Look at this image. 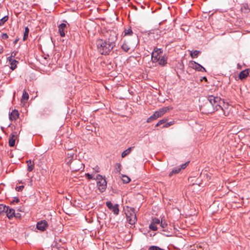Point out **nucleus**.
<instances>
[{
  "mask_svg": "<svg viewBox=\"0 0 250 250\" xmlns=\"http://www.w3.org/2000/svg\"><path fill=\"white\" fill-rule=\"evenodd\" d=\"M201 53V52L198 50L191 51L190 55L192 58H196Z\"/></svg>",
  "mask_w": 250,
  "mask_h": 250,
  "instance_id": "24",
  "label": "nucleus"
},
{
  "mask_svg": "<svg viewBox=\"0 0 250 250\" xmlns=\"http://www.w3.org/2000/svg\"><path fill=\"white\" fill-rule=\"evenodd\" d=\"M6 208H7V206L3 204H0V214L4 213Z\"/></svg>",
  "mask_w": 250,
  "mask_h": 250,
  "instance_id": "33",
  "label": "nucleus"
},
{
  "mask_svg": "<svg viewBox=\"0 0 250 250\" xmlns=\"http://www.w3.org/2000/svg\"><path fill=\"white\" fill-rule=\"evenodd\" d=\"M28 98H29V95H28V93L24 90L23 92L22 98L21 99V103L26 102L27 101V100L28 99Z\"/></svg>",
  "mask_w": 250,
  "mask_h": 250,
  "instance_id": "23",
  "label": "nucleus"
},
{
  "mask_svg": "<svg viewBox=\"0 0 250 250\" xmlns=\"http://www.w3.org/2000/svg\"><path fill=\"white\" fill-rule=\"evenodd\" d=\"M59 32L61 37L65 36V29L66 28V25L65 23H61L59 26Z\"/></svg>",
  "mask_w": 250,
  "mask_h": 250,
  "instance_id": "16",
  "label": "nucleus"
},
{
  "mask_svg": "<svg viewBox=\"0 0 250 250\" xmlns=\"http://www.w3.org/2000/svg\"><path fill=\"white\" fill-rule=\"evenodd\" d=\"M122 180L124 183H128L130 181V179L126 175H123Z\"/></svg>",
  "mask_w": 250,
  "mask_h": 250,
  "instance_id": "32",
  "label": "nucleus"
},
{
  "mask_svg": "<svg viewBox=\"0 0 250 250\" xmlns=\"http://www.w3.org/2000/svg\"><path fill=\"white\" fill-rule=\"evenodd\" d=\"M151 222L152 223H153V224H155V225H156L157 224H160V221L159 219H158L157 218H155V217L152 218Z\"/></svg>",
  "mask_w": 250,
  "mask_h": 250,
  "instance_id": "36",
  "label": "nucleus"
},
{
  "mask_svg": "<svg viewBox=\"0 0 250 250\" xmlns=\"http://www.w3.org/2000/svg\"><path fill=\"white\" fill-rule=\"evenodd\" d=\"M68 156H69V157L70 158H73L74 157V154L73 153H68L67 154V157Z\"/></svg>",
  "mask_w": 250,
  "mask_h": 250,
  "instance_id": "46",
  "label": "nucleus"
},
{
  "mask_svg": "<svg viewBox=\"0 0 250 250\" xmlns=\"http://www.w3.org/2000/svg\"><path fill=\"white\" fill-rule=\"evenodd\" d=\"M17 138V135L16 132L12 133L9 137V145L11 147H13L15 145V141Z\"/></svg>",
  "mask_w": 250,
  "mask_h": 250,
  "instance_id": "13",
  "label": "nucleus"
},
{
  "mask_svg": "<svg viewBox=\"0 0 250 250\" xmlns=\"http://www.w3.org/2000/svg\"><path fill=\"white\" fill-rule=\"evenodd\" d=\"M70 168L73 172L82 171L84 168V165L80 160L75 159Z\"/></svg>",
  "mask_w": 250,
  "mask_h": 250,
  "instance_id": "4",
  "label": "nucleus"
},
{
  "mask_svg": "<svg viewBox=\"0 0 250 250\" xmlns=\"http://www.w3.org/2000/svg\"><path fill=\"white\" fill-rule=\"evenodd\" d=\"M96 179L97 180V185L98 187V189L101 192L104 191L105 190L107 186V183L105 178H103L102 175L97 174Z\"/></svg>",
  "mask_w": 250,
  "mask_h": 250,
  "instance_id": "3",
  "label": "nucleus"
},
{
  "mask_svg": "<svg viewBox=\"0 0 250 250\" xmlns=\"http://www.w3.org/2000/svg\"><path fill=\"white\" fill-rule=\"evenodd\" d=\"M149 250H165L164 249H161V248L156 246H151L149 247Z\"/></svg>",
  "mask_w": 250,
  "mask_h": 250,
  "instance_id": "35",
  "label": "nucleus"
},
{
  "mask_svg": "<svg viewBox=\"0 0 250 250\" xmlns=\"http://www.w3.org/2000/svg\"><path fill=\"white\" fill-rule=\"evenodd\" d=\"M75 159H73V158H70L69 156H68L65 161V163L70 167L74 161Z\"/></svg>",
  "mask_w": 250,
  "mask_h": 250,
  "instance_id": "27",
  "label": "nucleus"
},
{
  "mask_svg": "<svg viewBox=\"0 0 250 250\" xmlns=\"http://www.w3.org/2000/svg\"><path fill=\"white\" fill-rule=\"evenodd\" d=\"M23 188H24V186H20L19 187H17L16 188V190L17 191H21L22 190Z\"/></svg>",
  "mask_w": 250,
  "mask_h": 250,
  "instance_id": "42",
  "label": "nucleus"
},
{
  "mask_svg": "<svg viewBox=\"0 0 250 250\" xmlns=\"http://www.w3.org/2000/svg\"><path fill=\"white\" fill-rule=\"evenodd\" d=\"M26 163L28 166L27 170L29 172L32 171L34 167V164L31 160H27L26 161Z\"/></svg>",
  "mask_w": 250,
  "mask_h": 250,
  "instance_id": "20",
  "label": "nucleus"
},
{
  "mask_svg": "<svg viewBox=\"0 0 250 250\" xmlns=\"http://www.w3.org/2000/svg\"><path fill=\"white\" fill-rule=\"evenodd\" d=\"M6 213L7 217L9 219H11L14 216H16L15 212V210L13 208H10L8 207H7L5 212Z\"/></svg>",
  "mask_w": 250,
  "mask_h": 250,
  "instance_id": "14",
  "label": "nucleus"
},
{
  "mask_svg": "<svg viewBox=\"0 0 250 250\" xmlns=\"http://www.w3.org/2000/svg\"><path fill=\"white\" fill-rule=\"evenodd\" d=\"M115 0V1H118L119 0Z\"/></svg>",
  "mask_w": 250,
  "mask_h": 250,
  "instance_id": "53",
  "label": "nucleus"
},
{
  "mask_svg": "<svg viewBox=\"0 0 250 250\" xmlns=\"http://www.w3.org/2000/svg\"><path fill=\"white\" fill-rule=\"evenodd\" d=\"M167 58L166 56H161L159 58V61L157 62L158 64L162 66L166 65L167 63Z\"/></svg>",
  "mask_w": 250,
  "mask_h": 250,
  "instance_id": "17",
  "label": "nucleus"
},
{
  "mask_svg": "<svg viewBox=\"0 0 250 250\" xmlns=\"http://www.w3.org/2000/svg\"><path fill=\"white\" fill-rule=\"evenodd\" d=\"M85 176L86 177H87V178L88 179V180H90V179H95V178H93V176L92 174H90L89 173H86L85 174Z\"/></svg>",
  "mask_w": 250,
  "mask_h": 250,
  "instance_id": "41",
  "label": "nucleus"
},
{
  "mask_svg": "<svg viewBox=\"0 0 250 250\" xmlns=\"http://www.w3.org/2000/svg\"><path fill=\"white\" fill-rule=\"evenodd\" d=\"M181 170V168L179 167H175L169 173V177H171L173 175L177 174L180 172V171Z\"/></svg>",
  "mask_w": 250,
  "mask_h": 250,
  "instance_id": "26",
  "label": "nucleus"
},
{
  "mask_svg": "<svg viewBox=\"0 0 250 250\" xmlns=\"http://www.w3.org/2000/svg\"><path fill=\"white\" fill-rule=\"evenodd\" d=\"M48 227V223L46 220H42L38 222L36 225V228L41 231H44Z\"/></svg>",
  "mask_w": 250,
  "mask_h": 250,
  "instance_id": "10",
  "label": "nucleus"
},
{
  "mask_svg": "<svg viewBox=\"0 0 250 250\" xmlns=\"http://www.w3.org/2000/svg\"><path fill=\"white\" fill-rule=\"evenodd\" d=\"M190 66L193 69L200 72L206 71V69L200 64L194 61H190L189 62Z\"/></svg>",
  "mask_w": 250,
  "mask_h": 250,
  "instance_id": "8",
  "label": "nucleus"
},
{
  "mask_svg": "<svg viewBox=\"0 0 250 250\" xmlns=\"http://www.w3.org/2000/svg\"><path fill=\"white\" fill-rule=\"evenodd\" d=\"M20 201L19 199L18 198H16L14 201L13 202L18 203Z\"/></svg>",
  "mask_w": 250,
  "mask_h": 250,
  "instance_id": "47",
  "label": "nucleus"
},
{
  "mask_svg": "<svg viewBox=\"0 0 250 250\" xmlns=\"http://www.w3.org/2000/svg\"><path fill=\"white\" fill-rule=\"evenodd\" d=\"M128 1H129L130 0H127Z\"/></svg>",
  "mask_w": 250,
  "mask_h": 250,
  "instance_id": "54",
  "label": "nucleus"
},
{
  "mask_svg": "<svg viewBox=\"0 0 250 250\" xmlns=\"http://www.w3.org/2000/svg\"><path fill=\"white\" fill-rule=\"evenodd\" d=\"M163 53V50L160 48L155 47L151 53V60L153 62H157L159 61V58H160V55Z\"/></svg>",
  "mask_w": 250,
  "mask_h": 250,
  "instance_id": "6",
  "label": "nucleus"
},
{
  "mask_svg": "<svg viewBox=\"0 0 250 250\" xmlns=\"http://www.w3.org/2000/svg\"><path fill=\"white\" fill-rule=\"evenodd\" d=\"M200 110L205 114L212 113L216 111L214 106L210 104L208 102H206L203 105H201Z\"/></svg>",
  "mask_w": 250,
  "mask_h": 250,
  "instance_id": "5",
  "label": "nucleus"
},
{
  "mask_svg": "<svg viewBox=\"0 0 250 250\" xmlns=\"http://www.w3.org/2000/svg\"><path fill=\"white\" fill-rule=\"evenodd\" d=\"M19 213H18L17 215H16V217H18L19 216Z\"/></svg>",
  "mask_w": 250,
  "mask_h": 250,
  "instance_id": "51",
  "label": "nucleus"
},
{
  "mask_svg": "<svg viewBox=\"0 0 250 250\" xmlns=\"http://www.w3.org/2000/svg\"><path fill=\"white\" fill-rule=\"evenodd\" d=\"M160 226L162 227V228H163V231H165L166 230L165 229L166 228V227L167 226V222H166V221L165 220H163L162 219L161 221L160 222Z\"/></svg>",
  "mask_w": 250,
  "mask_h": 250,
  "instance_id": "30",
  "label": "nucleus"
},
{
  "mask_svg": "<svg viewBox=\"0 0 250 250\" xmlns=\"http://www.w3.org/2000/svg\"><path fill=\"white\" fill-rule=\"evenodd\" d=\"M17 54V52L14 51L11 53V56H10L9 57H11V59H12V58H15Z\"/></svg>",
  "mask_w": 250,
  "mask_h": 250,
  "instance_id": "44",
  "label": "nucleus"
},
{
  "mask_svg": "<svg viewBox=\"0 0 250 250\" xmlns=\"http://www.w3.org/2000/svg\"><path fill=\"white\" fill-rule=\"evenodd\" d=\"M241 9L245 13H248L250 11V9L248 8L247 5L243 6V7H242Z\"/></svg>",
  "mask_w": 250,
  "mask_h": 250,
  "instance_id": "38",
  "label": "nucleus"
},
{
  "mask_svg": "<svg viewBox=\"0 0 250 250\" xmlns=\"http://www.w3.org/2000/svg\"><path fill=\"white\" fill-rule=\"evenodd\" d=\"M106 205L107 208L111 210L115 215H118L119 212V205L115 204L114 205L110 201L106 202Z\"/></svg>",
  "mask_w": 250,
  "mask_h": 250,
  "instance_id": "7",
  "label": "nucleus"
},
{
  "mask_svg": "<svg viewBox=\"0 0 250 250\" xmlns=\"http://www.w3.org/2000/svg\"><path fill=\"white\" fill-rule=\"evenodd\" d=\"M18 41H19V39H16L14 42V43L16 44L17 43V42H18Z\"/></svg>",
  "mask_w": 250,
  "mask_h": 250,
  "instance_id": "49",
  "label": "nucleus"
},
{
  "mask_svg": "<svg viewBox=\"0 0 250 250\" xmlns=\"http://www.w3.org/2000/svg\"><path fill=\"white\" fill-rule=\"evenodd\" d=\"M121 48L124 51L127 52L130 49V46L129 43L125 41L121 46Z\"/></svg>",
  "mask_w": 250,
  "mask_h": 250,
  "instance_id": "21",
  "label": "nucleus"
},
{
  "mask_svg": "<svg viewBox=\"0 0 250 250\" xmlns=\"http://www.w3.org/2000/svg\"><path fill=\"white\" fill-rule=\"evenodd\" d=\"M223 104V106L221 105V108H220V109H221L222 110L223 115L224 116H229L230 113V110L229 109L230 107L228 104H225L224 103Z\"/></svg>",
  "mask_w": 250,
  "mask_h": 250,
  "instance_id": "12",
  "label": "nucleus"
},
{
  "mask_svg": "<svg viewBox=\"0 0 250 250\" xmlns=\"http://www.w3.org/2000/svg\"><path fill=\"white\" fill-rule=\"evenodd\" d=\"M188 162H186V163L184 164H182L181 166V167L180 168H181V169H185L186 167L188 166Z\"/></svg>",
  "mask_w": 250,
  "mask_h": 250,
  "instance_id": "45",
  "label": "nucleus"
},
{
  "mask_svg": "<svg viewBox=\"0 0 250 250\" xmlns=\"http://www.w3.org/2000/svg\"><path fill=\"white\" fill-rule=\"evenodd\" d=\"M1 37L3 40H6L8 38V36L6 33H2Z\"/></svg>",
  "mask_w": 250,
  "mask_h": 250,
  "instance_id": "43",
  "label": "nucleus"
},
{
  "mask_svg": "<svg viewBox=\"0 0 250 250\" xmlns=\"http://www.w3.org/2000/svg\"><path fill=\"white\" fill-rule=\"evenodd\" d=\"M7 60L10 63V68L13 70L16 69L17 67V63H18V62L14 59H11V57H8Z\"/></svg>",
  "mask_w": 250,
  "mask_h": 250,
  "instance_id": "19",
  "label": "nucleus"
},
{
  "mask_svg": "<svg viewBox=\"0 0 250 250\" xmlns=\"http://www.w3.org/2000/svg\"><path fill=\"white\" fill-rule=\"evenodd\" d=\"M124 36H132L133 35V31L130 27L128 28H125L124 30Z\"/></svg>",
  "mask_w": 250,
  "mask_h": 250,
  "instance_id": "25",
  "label": "nucleus"
},
{
  "mask_svg": "<svg viewBox=\"0 0 250 250\" xmlns=\"http://www.w3.org/2000/svg\"><path fill=\"white\" fill-rule=\"evenodd\" d=\"M110 33H112V32H110ZM114 33L116 35V34L114 32ZM113 32H112V34H110V35H113Z\"/></svg>",
  "mask_w": 250,
  "mask_h": 250,
  "instance_id": "52",
  "label": "nucleus"
},
{
  "mask_svg": "<svg viewBox=\"0 0 250 250\" xmlns=\"http://www.w3.org/2000/svg\"><path fill=\"white\" fill-rule=\"evenodd\" d=\"M19 117V113L18 111L14 109L9 114V119L11 121H15Z\"/></svg>",
  "mask_w": 250,
  "mask_h": 250,
  "instance_id": "15",
  "label": "nucleus"
},
{
  "mask_svg": "<svg viewBox=\"0 0 250 250\" xmlns=\"http://www.w3.org/2000/svg\"><path fill=\"white\" fill-rule=\"evenodd\" d=\"M174 124L173 122H169L168 123H166L164 126L163 127L167 128L170 125H172Z\"/></svg>",
  "mask_w": 250,
  "mask_h": 250,
  "instance_id": "40",
  "label": "nucleus"
},
{
  "mask_svg": "<svg viewBox=\"0 0 250 250\" xmlns=\"http://www.w3.org/2000/svg\"><path fill=\"white\" fill-rule=\"evenodd\" d=\"M156 115L155 113H154L152 115H151L150 117L147 118L146 120L147 123H150L152 121L155 120L157 119Z\"/></svg>",
  "mask_w": 250,
  "mask_h": 250,
  "instance_id": "29",
  "label": "nucleus"
},
{
  "mask_svg": "<svg viewBox=\"0 0 250 250\" xmlns=\"http://www.w3.org/2000/svg\"><path fill=\"white\" fill-rule=\"evenodd\" d=\"M29 32V28H28V27H26L25 28V30L24 32V35H23V40L24 41H25L27 39V38L28 37Z\"/></svg>",
  "mask_w": 250,
  "mask_h": 250,
  "instance_id": "28",
  "label": "nucleus"
},
{
  "mask_svg": "<svg viewBox=\"0 0 250 250\" xmlns=\"http://www.w3.org/2000/svg\"><path fill=\"white\" fill-rule=\"evenodd\" d=\"M250 70L247 69L240 72L239 77L240 80L246 79L249 74Z\"/></svg>",
  "mask_w": 250,
  "mask_h": 250,
  "instance_id": "18",
  "label": "nucleus"
},
{
  "mask_svg": "<svg viewBox=\"0 0 250 250\" xmlns=\"http://www.w3.org/2000/svg\"><path fill=\"white\" fill-rule=\"evenodd\" d=\"M127 221L129 224L134 225L137 221L136 214L134 212L126 214Z\"/></svg>",
  "mask_w": 250,
  "mask_h": 250,
  "instance_id": "11",
  "label": "nucleus"
},
{
  "mask_svg": "<svg viewBox=\"0 0 250 250\" xmlns=\"http://www.w3.org/2000/svg\"><path fill=\"white\" fill-rule=\"evenodd\" d=\"M117 40V36L114 33L110 35L108 39L105 40L98 39L96 44L98 52L102 55H106L115 46V42Z\"/></svg>",
  "mask_w": 250,
  "mask_h": 250,
  "instance_id": "1",
  "label": "nucleus"
},
{
  "mask_svg": "<svg viewBox=\"0 0 250 250\" xmlns=\"http://www.w3.org/2000/svg\"><path fill=\"white\" fill-rule=\"evenodd\" d=\"M149 228L153 231H156L158 229L156 225L153 224V223H152L151 222L149 226Z\"/></svg>",
  "mask_w": 250,
  "mask_h": 250,
  "instance_id": "34",
  "label": "nucleus"
},
{
  "mask_svg": "<svg viewBox=\"0 0 250 250\" xmlns=\"http://www.w3.org/2000/svg\"><path fill=\"white\" fill-rule=\"evenodd\" d=\"M133 147H129L127 149L124 151L122 153V157L124 158L127 155H128L129 154H130Z\"/></svg>",
  "mask_w": 250,
  "mask_h": 250,
  "instance_id": "22",
  "label": "nucleus"
},
{
  "mask_svg": "<svg viewBox=\"0 0 250 250\" xmlns=\"http://www.w3.org/2000/svg\"><path fill=\"white\" fill-rule=\"evenodd\" d=\"M3 52V48L2 47H0V54L2 53Z\"/></svg>",
  "mask_w": 250,
  "mask_h": 250,
  "instance_id": "48",
  "label": "nucleus"
},
{
  "mask_svg": "<svg viewBox=\"0 0 250 250\" xmlns=\"http://www.w3.org/2000/svg\"><path fill=\"white\" fill-rule=\"evenodd\" d=\"M202 80H205V81H206V82L207 81V78H206V77H203V78H202V79H201V81H202Z\"/></svg>",
  "mask_w": 250,
  "mask_h": 250,
  "instance_id": "50",
  "label": "nucleus"
},
{
  "mask_svg": "<svg viewBox=\"0 0 250 250\" xmlns=\"http://www.w3.org/2000/svg\"><path fill=\"white\" fill-rule=\"evenodd\" d=\"M8 19V16H5L0 20V26L2 25Z\"/></svg>",
  "mask_w": 250,
  "mask_h": 250,
  "instance_id": "31",
  "label": "nucleus"
},
{
  "mask_svg": "<svg viewBox=\"0 0 250 250\" xmlns=\"http://www.w3.org/2000/svg\"><path fill=\"white\" fill-rule=\"evenodd\" d=\"M167 121V119H163L160 120L158 123L155 125L156 127L159 126V125L165 123Z\"/></svg>",
  "mask_w": 250,
  "mask_h": 250,
  "instance_id": "37",
  "label": "nucleus"
},
{
  "mask_svg": "<svg viewBox=\"0 0 250 250\" xmlns=\"http://www.w3.org/2000/svg\"><path fill=\"white\" fill-rule=\"evenodd\" d=\"M116 165V170L117 172H120L121 170V165L120 163H117Z\"/></svg>",
  "mask_w": 250,
  "mask_h": 250,
  "instance_id": "39",
  "label": "nucleus"
},
{
  "mask_svg": "<svg viewBox=\"0 0 250 250\" xmlns=\"http://www.w3.org/2000/svg\"><path fill=\"white\" fill-rule=\"evenodd\" d=\"M208 102L214 106L216 111L221 108L222 103H224V101L218 96H214L213 95H208L207 96Z\"/></svg>",
  "mask_w": 250,
  "mask_h": 250,
  "instance_id": "2",
  "label": "nucleus"
},
{
  "mask_svg": "<svg viewBox=\"0 0 250 250\" xmlns=\"http://www.w3.org/2000/svg\"><path fill=\"white\" fill-rule=\"evenodd\" d=\"M172 107L170 106L164 107L155 111L154 113L158 118L162 117L165 113L168 112L169 110L172 109Z\"/></svg>",
  "mask_w": 250,
  "mask_h": 250,
  "instance_id": "9",
  "label": "nucleus"
}]
</instances>
